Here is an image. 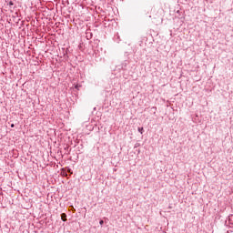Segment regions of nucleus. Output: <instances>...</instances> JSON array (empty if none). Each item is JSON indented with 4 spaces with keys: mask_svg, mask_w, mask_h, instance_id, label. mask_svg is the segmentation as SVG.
I'll list each match as a JSON object with an SVG mask.
<instances>
[{
    "mask_svg": "<svg viewBox=\"0 0 233 233\" xmlns=\"http://www.w3.org/2000/svg\"><path fill=\"white\" fill-rule=\"evenodd\" d=\"M61 218H62V221H66V214H62L61 215Z\"/></svg>",
    "mask_w": 233,
    "mask_h": 233,
    "instance_id": "obj_1",
    "label": "nucleus"
},
{
    "mask_svg": "<svg viewBox=\"0 0 233 233\" xmlns=\"http://www.w3.org/2000/svg\"><path fill=\"white\" fill-rule=\"evenodd\" d=\"M138 132H140L141 134H143V127H138Z\"/></svg>",
    "mask_w": 233,
    "mask_h": 233,
    "instance_id": "obj_2",
    "label": "nucleus"
},
{
    "mask_svg": "<svg viewBox=\"0 0 233 233\" xmlns=\"http://www.w3.org/2000/svg\"><path fill=\"white\" fill-rule=\"evenodd\" d=\"M104 223H105V221H103V220H100V221H99V224H100V225H104Z\"/></svg>",
    "mask_w": 233,
    "mask_h": 233,
    "instance_id": "obj_3",
    "label": "nucleus"
},
{
    "mask_svg": "<svg viewBox=\"0 0 233 233\" xmlns=\"http://www.w3.org/2000/svg\"><path fill=\"white\" fill-rule=\"evenodd\" d=\"M75 88L79 89V86H76Z\"/></svg>",
    "mask_w": 233,
    "mask_h": 233,
    "instance_id": "obj_4",
    "label": "nucleus"
},
{
    "mask_svg": "<svg viewBox=\"0 0 233 233\" xmlns=\"http://www.w3.org/2000/svg\"><path fill=\"white\" fill-rule=\"evenodd\" d=\"M9 5L12 6V5H14V3H12V2H9Z\"/></svg>",
    "mask_w": 233,
    "mask_h": 233,
    "instance_id": "obj_5",
    "label": "nucleus"
},
{
    "mask_svg": "<svg viewBox=\"0 0 233 233\" xmlns=\"http://www.w3.org/2000/svg\"><path fill=\"white\" fill-rule=\"evenodd\" d=\"M11 127L14 128V124L11 125Z\"/></svg>",
    "mask_w": 233,
    "mask_h": 233,
    "instance_id": "obj_6",
    "label": "nucleus"
}]
</instances>
